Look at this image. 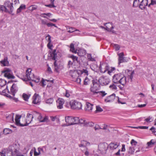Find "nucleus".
<instances>
[{
  "instance_id": "nucleus-45",
  "label": "nucleus",
  "mask_w": 156,
  "mask_h": 156,
  "mask_svg": "<svg viewBox=\"0 0 156 156\" xmlns=\"http://www.w3.org/2000/svg\"><path fill=\"white\" fill-rule=\"evenodd\" d=\"M94 125V123L91 122H87L86 121V124H85V126L92 127Z\"/></svg>"
},
{
  "instance_id": "nucleus-8",
  "label": "nucleus",
  "mask_w": 156,
  "mask_h": 156,
  "mask_svg": "<svg viewBox=\"0 0 156 156\" xmlns=\"http://www.w3.org/2000/svg\"><path fill=\"white\" fill-rule=\"evenodd\" d=\"M109 66L108 65L105 63H100L99 66V69L101 72L104 73L109 69Z\"/></svg>"
},
{
  "instance_id": "nucleus-29",
  "label": "nucleus",
  "mask_w": 156,
  "mask_h": 156,
  "mask_svg": "<svg viewBox=\"0 0 156 156\" xmlns=\"http://www.w3.org/2000/svg\"><path fill=\"white\" fill-rule=\"evenodd\" d=\"M109 146V148L111 150L116 149L118 146L116 143H111Z\"/></svg>"
},
{
  "instance_id": "nucleus-33",
  "label": "nucleus",
  "mask_w": 156,
  "mask_h": 156,
  "mask_svg": "<svg viewBox=\"0 0 156 156\" xmlns=\"http://www.w3.org/2000/svg\"><path fill=\"white\" fill-rule=\"evenodd\" d=\"M7 93L10 94V91L9 90L8 86H7L6 88L2 90V94L3 95L7 97V95H9L7 94Z\"/></svg>"
},
{
  "instance_id": "nucleus-58",
  "label": "nucleus",
  "mask_w": 156,
  "mask_h": 156,
  "mask_svg": "<svg viewBox=\"0 0 156 156\" xmlns=\"http://www.w3.org/2000/svg\"><path fill=\"white\" fill-rule=\"evenodd\" d=\"M114 47L116 51L119 50L120 49V47L119 45L117 44H114Z\"/></svg>"
},
{
  "instance_id": "nucleus-28",
  "label": "nucleus",
  "mask_w": 156,
  "mask_h": 156,
  "mask_svg": "<svg viewBox=\"0 0 156 156\" xmlns=\"http://www.w3.org/2000/svg\"><path fill=\"white\" fill-rule=\"evenodd\" d=\"M7 149L9 150V151L10 152V155H12L13 154V151H14L15 152H16L17 151L16 149H15L14 146L13 145H11L9 146Z\"/></svg>"
},
{
  "instance_id": "nucleus-32",
  "label": "nucleus",
  "mask_w": 156,
  "mask_h": 156,
  "mask_svg": "<svg viewBox=\"0 0 156 156\" xmlns=\"http://www.w3.org/2000/svg\"><path fill=\"white\" fill-rule=\"evenodd\" d=\"M156 143V140H151V141L147 143V145L148 147H150L155 145Z\"/></svg>"
},
{
  "instance_id": "nucleus-64",
  "label": "nucleus",
  "mask_w": 156,
  "mask_h": 156,
  "mask_svg": "<svg viewBox=\"0 0 156 156\" xmlns=\"http://www.w3.org/2000/svg\"><path fill=\"white\" fill-rule=\"evenodd\" d=\"M150 130H151L153 133L156 132V129H155L154 127H151Z\"/></svg>"
},
{
  "instance_id": "nucleus-7",
  "label": "nucleus",
  "mask_w": 156,
  "mask_h": 156,
  "mask_svg": "<svg viewBox=\"0 0 156 156\" xmlns=\"http://www.w3.org/2000/svg\"><path fill=\"white\" fill-rule=\"evenodd\" d=\"M98 81L100 85L104 86L108 84L109 82V79L106 76H101Z\"/></svg>"
},
{
  "instance_id": "nucleus-53",
  "label": "nucleus",
  "mask_w": 156,
  "mask_h": 156,
  "mask_svg": "<svg viewBox=\"0 0 156 156\" xmlns=\"http://www.w3.org/2000/svg\"><path fill=\"white\" fill-rule=\"evenodd\" d=\"M86 121L84 119H80V121H79V123L81 124H83V126H85V124L86 122Z\"/></svg>"
},
{
  "instance_id": "nucleus-18",
  "label": "nucleus",
  "mask_w": 156,
  "mask_h": 156,
  "mask_svg": "<svg viewBox=\"0 0 156 156\" xmlns=\"http://www.w3.org/2000/svg\"><path fill=\"white\" fill-rule=\"evenodd\" d=\"M21 115H16V118H15V122L16 124L19 126H27V125H25L22 124L20 122V119L21 118Z\"/></svg>"
},
{
  "instance_id": "nucleus-47",
  "label": "nucleus",
  "mask_w": 156,
  "mask_h": 156,
  "mask_svg": "<svg viewBox=\"0 0 156 156\" xmlns=\"http://www.w3.org/2000/svg\"><path fill=\"white\" fill-rule=\"evenodd\" d=\"M7 97L9 98V99H12L14 101L16 102L18 101V100L17 98H16L14 97L13 96H11L10 95H7Z\"/></svg>"
},
{
  "instance_id": "nucleus-11",
  "label": "nucleus",
  "mask_w": 156,
  "mask_h": 156,
  "mask_svg": "<svg viewBox=\"0 0 156 156\" xmlns=\"http://www.w3.org/2000/svg\"><path fill=\"white\" fill-rule=\"evenodd\" d=\"M122 74L118 73L115 75L113 77L112 81L115 84H118L119 81L121 79Z\"/></svg>"
},
{
  "instance_id": "nucleus-42",
  "label": "nucleus",
  "mask_w": 156,
  "mask_h": 156,
  "mask_svg": "<svg viewBox=\"0 0 156 156\" xmlns=\"http://www.w3.org/2000/svg\"><path fill=\"white\" fill-rule=\"evenodd\" d=\"M118 85V84H115V83H114L110 86L109 88L113 90H116L117 89V86H118L120 87V85Z\"/></svg>"
},
{
  "instance_id": "nucleus-16",
  "label": "nucleus",
  "mask_w": 156,
  "mask_h": 156,
  "mask_svg": "<svg viewBox=\"0 0 156 156\" xmlns=\"http://www.w3.org/2000/svg\"><path fill=\"white\" fill-rule=\"evenodd\" d=\"M33 118V115L30 113L27 114L26 116V119L25 120L26 123L25 125H27V126L31 123Z\"/></svg>"
},
{
  "instance_id": "nucleus-13",
  "label": "nucleus",
  "mask_w": 156,
  "mask_h": 156,
  "mask_svg": "<svg viewBox=\"0 0 156 156\" xmlns=\"http://www.w3.org/2000/svg\"><path fill=\"white\" fill-rule=\"evenodd\" d=\"M120 79L118 84H121L124 86L125 85L127 82H129V77H126L123 74L122 75Z\"/></svg>"
},
{
  "instance_id": "nucleus-34",
  "label": "nucleus",
  "mask_w": 156,
  "mask_h": 156,
  "mask_svg": "<svg viewBox=\"0 0 156 156\" xmlns=\"http://www.w3.org/2000/svg\"><path fill=\"white\" fill-rule=\"evenodd\" d=\"M34 155L35 156H38L40 154V151H43V149L42 148L38 147L37 149V150L38 151V152H37L36 151V150L35 148H34Z\"/></svg>"
},
{
  "instance_id": "nucleus-1",
  "label": "nucleus",
  "mask_w": 156,
  "mask_h": 156,
  "mask_svg": "<svg viewBox=\"0 0 156 156\" xmlns=\"http://www.w3.org/2000/svg\"><path fill=\"white\" fill-rule=\"evenodd\" d=\"M31 71V68L27 69L26 71V77L21 79L24 81L31 80L36 83H39L40 80L39 77L35 76L33 74H32Z\"/></svg>"
},
{
  "instance_id": "nucleus-20",
  "label": "nucleus",
  "mask_w": 156,
  "mask_h": 156,
  "mask_svg": "<svg viewBox=\"0 0 156 156\" xmlns=\"http://www.w3.org/2000/svg\"><path fill=\"white\" fill-rule=\"evenodd\" d=\"M50 56L52 59L55 61H57V52H56V49H54L52 52H50Z\"/></svg>"
},
{
  "instance_id": "nucleus-39",
  "label": "nucleus",
  "mask_w": 156,
  "mask_h": 156,
  "mask_svg": "<svg viewBox=\"0 0 156 156\" xmlns=\"http://www.w3.org/2000/svg\"><path fill=\"white\" fill-rule=\"evenodd\" d=\"M83 73H84L87 76L88 75V71L86 69H83L81 70H79L78 71V74H82Z\"/></svg>"
},
{
  "instance_id": "nucleus-37",
  "label": "nucleus",
  "mask_w": 156,
  "mask_h": 156,
  "mask_svg": "<svg viewBox=\"0 0 156 156\" xmlns=\"http://www.w3.org/2000/svg\"><path fill=\"white\" fill-rule=\"evenodd\" d=\"M104 25L106 26H108V27L109 28L110 27V30H111V31L112 33H114L113 30H112V29H113L114 28L112 26V23H104Z\"/></svg>"
},
{
  "instance_id": "nucleus-3",
  "label": "nucleus",
  "mask_w": 156,
  "mask_h": 156,
  "mask_svg": "<svg viewBox=\"0 0 156 156\" xmlns=\"http://www.w3.org/2000/svg\"><path fill=\"white\" fill-rule=\"evenodd\" d=\"M92 84L90 85V91L92 93L94 94H98L99 93L98 91L100 88V86L99 83L98 82L97 79H94L92 80Z\"/></svg>"
},
{
  "instance_id": "nucleus-55",
  "label": "nucleus",
  "mask_w": 156,
  "mask_h": 156,
  "mask_svg": "<svg viewBox=\"0 0 156 156\" xmlns=\"http://www.w3.org/2000/svg\"><path fill=\"white\" fill-rule=\"evenodd\" d=\"M100 27L102 29H105L109 32H111V30H110V28H108V26H106V27H104L102 26H100Z\"/></svg>"
},
{
  "instance_id": "nucleus-54",
  "label": "nucleus",
  "mask_w": 156,
  "mask_h": 156,
  "mask_svg": "<svg viewBox=\"0 0 156 156\" xmlns=\"http://www.w3.org/2000/svg\"><path fill=\"white\" fill-rule=\"evenodd\" d=\"M47 25L48 27L54 26L55 27H57V26L55 24H53V23L50 22L48 23L47 24Z\"/></svg>"
},
{
  "instance_id": "nucleus-49",
  "label": "nucleus",
  "mask_w": 156,
  "mask_h": 156,
  "mask_svg": "<svg viewBox=\"0 0 156 156\" xmlns=\"http://www.w3.org/2000/svg\"><path fill=\"white\" fill-rule=\"evenodd\" d=\"M6 84V81L4 80L0 79V86L3 87Z\"/></svg>"
},
{
  "instance_id": "nucleus-15",
  "label": "nucleus",
  "mask_w": 156,
  "mask_h": 156,
  "mask_svg": "<svg viewBox=\"0 0 156 156\" xmlns=\"http://www.w3.org/2000/svg\"><path fill=\"white\" fill-rule=\"evenodd\" d=\"M65 121L66 123V126H68L73 125V118L71 116L66 117Z\"/></svg>"
},
{
  "instance_id": "nucleus-43",
  "label": "nucleus",
  "mask_w": 156,
  "mask_h": 156,
  "mask_svg": "<svg viewBox=\"0 0 156 156\" xmlns=\"http://www.w3.org/2000/svg\"><path fill=\"white\" fill-rule=\"evenodd\" d=\"M67 30H68V32L70 33H72L75 31V28L68 26L67 27Z\"/></svg>"
},
{
  "instance_id": "nucleus-2",
  "label": "nucleus",
  "mask_w": 156,
  "mask_h": 156,
  "mask_svg": "<svg viewBox=\"0 0 156 156\" xmlns=\"http://www.w3.org/2000/svg\"><path fill=\"white\" fill-rule=\"evenodd\" d=\"M13 3L9 1H7L5 2L3 5L4 12L8 13L12 15H14L12 12L14 10V8L13 6Z\"/></svg>"
},
{
  "instance_id": "nucleus-46",
  "label": "nucleus",
  "mask_w": 156,
  "mask_h": 156,
  "mask_svg": "<svg viewBox=\"0 0 156 156\" xmlns=\"http://www.w3.org/2000/svg\"><path fill=\"white\" fill-rule=\"evenodd\" d=\"M135 151L134 147L132 146L129 147L128 151V152L129 154H132Z\"/></svg>"
},
{
  "instance_id": "nucleus-59",
  "label": "nucleus",
  "mask_w": 156,
  "mask_h": 156,
  "mask_svg": "<svg viewBox=\"0 0 156 156\" xmlns=\"http://www.w3.org/2000/svg\"><path fill=\"white\" fill-rule=\"evenodd\" d=\"M98 93H99L101 95L102 97L104 96L107 94L106 93H105V91H104L99 92Z\"/></svg>"
},
{
  "instance_id": "nucleus-17",
  "label": "nucleus",
  "mask_w": 156,
  "mask_h": 156,
  "mask_svg": "<svg viewBox=\"0 0 156 156\" xmlns=\"http://www.w3.org/2000/svg\"><path fill=\"white\" fill-rule=\"evenodd\" d=\"M0 63L2 66H9V65L7 57H4V59L0 61Z\"/></svg>"
},
{
  "instance_id": "nucleus-9",
  "label": "nucleus",
  "mask_w": 156,
  "mask_h": 156,
  "mask_svg": "<svg viewBox=\"0 0 156 156\" xmlns=\"http://www.w3.org/2000/svg\"><path fill=\"white\" fill-rule=\"evenodd\" d=\"M41 101V97L38 94L35 93L33 97L32 103L34 104L38 105Z\"/></svg>"
},
{
  "instance_id": "nucleus-36",
  "label": "nucleus",
  "mask_w": 156,
  "mask_h": 156,
  "mask_svg": "<svg viewBox=\"0 0 156 156\" xmlns=\"http://www.w3.org/2000/svg\"><path fill=\"white\" fill-rule=\"evenodd\" d=\"M12 131L9 128H5L3 131V133L5 135H7L11 133Z\"/></svg>"
},
{
  "instance_id": "nucleus-41",
  "label": "nucleus",
  "mask_w": 156,
  "mask_h": 156,
  "mask_svg": "<svg viewBox=\"0 0 156 156\" xmlns=\"http://www.w3.org/2000/svg\"><path fill=\"white\" fill-rule=\"evenodd\" d=\"M30 96V94H27L25 93H23L22 95V97L23 99L26 101H28V99Z\"/></svg>"
},
{
  "instance_id": "nucleus-23",
  "label": "nucleus",
  "mask_w": 156,
  "mask_h": 156,
  "mask_svg": "<svg viewBox=\"0 0 156 156\" xmlns=\"http://www.w3.org/2000/svg\"><path fill=\"white\" fill-rule=\"evenodd\" d=\"M93 105L90 103L87 102L86 104V106L85 107V110L86 111H87L90 112L92 111L93 108Z\"/></svg>"
},
{
  "instance_id": "nucleus-60",
  "label": "nucleus",
  "mask_w": 156,
  "mask_h": 156,
  "mask_svg": "<svg viewBox=\"0 0 156 156\" xmlns=\"http://www.w3.org/2000/svg\"><path fill=\"white\" fill-rule=\"evenodd\" d=\"M65 95L66 97L68 98L70 96V94L68 90H66L65 94Z\"/></svg>"
},
{
  "instance_id": "nucleus-31",
  "label": "nucleus",
  "mask_w": 156,
  "mask_h": 156,
  "mask_svg": "<svg viewBox=\"0 0 156 156\" xmlns=\"http://www.w3.org/2000/svg\"><path fill=\"white\" fill-rule=\"evenodd\" d=\"M54 66L55 67V71L57 73H58L59 71V69L60 66L58 65L57 61H54Z\"/></svg>"
},
{
  "instance_id": "nucleus-56",
  "label": "nucleus",
  "mask_w": 156,
  "mask_h": 156,
  "mask_svg": "<svg viewBox=\"0 0 156 156\" xmlns=\"http://www.w3.org/2000/svg\"><path fill=\"white\" fill-rule=\"evenodd\" d=\"M131 144L133 146H135L137 144V142L134 139H132L130 142Z\"/></svg>"
},
{
  "instance_id": "nucleus-6",
  "label": "nucleus",
  "mask_w": 156,
  "mask_h": 156,
  "mask_svg": "<svg viewBox=\"0 0 156 156\" xmlns=\"http://www.w3.org/2000/svg\"><path fill=\"white\" fill-rule=\"evenodd\" d=\"M2 73L4 74V76L8 79H14L15 78L11 70L9 68H6L4 69L2 71Z\"/></svg>"
},
{
  "instance_id": "nucleus-30",
  "label": "nucleus",
  "mask_w": 156,
  "mask_h": 156,
  "mask_svg": "<svg viewBox=\"0 0 156 156\" xmlns=\"http://www.w3.org/2000/svg\"><path fill=\"white\" fill-rule=\"evenodd\" d=\"M148 7L151 8L156 7V0H151V3L148 4Z\"/></svg>"
},
{
  "instance_id": "nucleus-51",
  "label": "nucleus",
  "mask_w": 156,
  "mask_h": 156,
  "mask_svg": "<svg viewBox=\"0 0 156 156\" xmlns=\"http://www.w3.org/2000/svg\"><path fill=\"white\" fill-rule=\"evenodd\" d=\"M53 101V99L52 98L48 99L46 100L45 102L48 104H51Z\"/></svg>"
},
{
  "instance_id": "nucleus-48",
  "label": "nucleus",
  "mask_w": 156,
  "mask_h": 156,
  "mask_svg": "<svg viewBox=\"0 0 156 156\" xmlns=\"http://www.w3.org/2000/svg\"><path fill=\"white\" fill-rule=\"evenodd\" d=\"M130 127L133 128H134V129L140 128V129H147L148 128V126H138V127L131 126Z\"/></svg>"
},
{
  "instance_id": "nucleus-5",
  "label": "nucleus",
  "mask_w": 156,
  "mask_h": 156,
  "mask_svg": "<svg viewBox=\"0 0 156 156\" xmlns=\"http://www.w3.org/2000/svg\"><path fill=\"white\" fill-rule=\"evenodd\" d=\"M70 105L72 109H73L80 110L82 107L81 102L75 100H72L70 101Z\"/></svg>"
},
{
  "instance_id": "nucleus-21",
  "label": "nucleus",
  "mask_w": 156,
  "mask_h": 156,
  "mask_svg": "<svg viewBox=\"0 0 156 156\" xmlns=\"http://www.w3.org/2000/svg\"><path fill=\"white\" fill-rule=\"evenodd\" d=\"M64 100L61 98H59L57 101V107L58 109H62L63 108V105L64 103Z\"/></svg>"
},
{
  "instance_id": "nucleus-38",
  "label": "nucleus",
  "mask_w": 156,
  "mask_h": 156,
  "mask_svg": "<svg viewBox=\"0 0 156 156\" xmlns=\"http://www.w3.org/2000/svg\"><path fill=\"white\" fill-rule=\"evenodd\" d=\"M37 8V6L36 5H32L29 7L28 8V9L30 11L32 12L34 10H35Z\"/></svg>"
},
{
  "instance_id": "nucleus-57",
  "label": "nucleus",
  "mask_w": 156,
  "mask_h": 156,
  "mask_svg": "<svg viewBox=\"0 0 156 156\" xmlns=\"http://www.w3.org/2000/svg\"><path fill=\"white\" fill-rule=\"evenodd\" d=\"M96 111L98 112H101L103 111V109L99 106H96Z\"/></svg>"
},
{
  "instance_id": "nucleus-63",
  "label": "nucleus",
  "mask_w": 156,
  "mask_h": 156,
  "mask_svg": "<svg viewBox=\"0 0 156 156\" xmlns=\"http://www.w3.org/2000/svg\"><path fill=\"white\" fill-rule=\"evenodd\" d=\"M12 156H24L23 154L17 153L16 152H15V154H12Z\"/></svg>"
},
{
  "instance_id": "nucleus-27",
  "label": "nucleus",
  "mask_w": 156,
  "mask_h": 156,
  "mask_svg": "<svg viewBox=\"0 0 156 156\" xmlns=\"http://www.w3.org/2000/svg\"><path fill=\"white\" fill-rule=\"evenodd\" d=\"M46 40L48 42V43L47 44V46L48 48L51 49V47L53 46V45H51V46H49V44H50L51 42V36L49 34H48V35L46 37Z\"/></svg>"
},
{
  "instance_id": "nucleus-26",
  "label": "nucleus",
  "mask_w": 156,
  "mask_h": 156,
  "mask_svg": "<svg viewBox=\"0 0 156 156\" xmlns=\"http://www.w3.org/2000/svg\"><path fill=\"white\" fill-rule=\"evenodd\" d=\"M70 58L72 59L73 60V62L75 63L76 62L79 65L80 64V61L78 60V58L77 57L73 55H71L70 56Z\"/></svg>"
},
{
  "instance_id": "nucleus-10",
  "label": "nucleus",
  "mask_w": 156,
  "mask_h": 156,
  "mask_svg": "<svg viewBox=\"0 0 156 156\" xmlns=\"http://www.w3.org/2000/svg\"><path fill=\"white\" fill-rule=\"evenodd\" d=\"M38 116L37 118L38 120L40 122H48L49 120L48 117L47 116H43L42 115L39 113H38Z\"/></svg>"
},
{
  "instance_id": "nucleus-61",
  "label": "nucleus",
  "mask_w": 156,
  "mask_h": 156,
  "mask_svg": "<svg viewBox=\"0 0 156 156\" xmlns=\"http://www.w3.org/2000/svg\"><path fill=\"white\" fill-rule=\"evenodd\" d=\"M73 62H72L71 61L69 60L68 62V67L69 68L71 66L73 65Z\"/></svg>"
},
{
  "instance_id": "nucleus-52",
  "label": "nucleus",
  "mask_w": 156,
  "mask_h": 156,
  "mask_svg": "<svg viewBox=\"0 0 156 156\" xmlns=\"http://www.w3.org/2000/svg\"><path fill=\"white\" fill-rule=\"evenodd\" d=\"M90 81L87 77H86L84 80L83 84L87 85L88 84Z\"/></svg>"
},
{
  "instance_id": "nucleus-14",
  "label": "nucleus",
  "mask_w": 156,
  "mask_h": 156,
  "mask_svg": "<svg viewBox=\"0 0 156 156\" xmlns=\"http://www.w3.org/2000/svg\"><path fill=\"white\" fill-rule=\"evenodd\" d=\"M119 56L118 63L119 65L120 63L125 62H127L128 61V59L126 60L124 57V54L123 52H121L118 54Z\"/></svg>"
},
{
  "instance_id": "nucleus-35",
  "label": "nucleus",
  "mask_w": 156,
  "mask_h": 156,
  "mask_svg": "<svg viewBox=\"0 0 156 156\" xmlns=\"http://www.w3.org/2000/svg\"><path fill=\"white\" fill-rule=\"evenodd\" d=\"M26 9V5H21L20 7L17 9L16 13L18 14L21 12L22 10L25 9Z\"/></svg>"
},
{
  "instance_id": "nucleus-40",
  "label": "nucleus",
  "mask_w": 156,
  "mask_h": 156,
  "mask_svg": "<svg viewBox=\"0 0 156 156\" xmlns=\"http://www.w3.org/2000/svg\"><path fill=\"white\" fill-rule=\"evenodd\" d=\"M70 51L72 52L75 53H76L77 52V50H76L75 48L74 44L73 43H71L70 45Z\"/></svg>"
},
{
  "instance_id": "nucleus-50",
  "label": "nucleus",
  "mask_w": 156,
  "mask_h": 156,
  "mask_svg": "<svg viewBox=\"0 0 156 156\" xmlns=\"http://www.w3.org/2000/svg\"><path fill=\"white\" fill-rule=\"evenodd\" d=\"M139 2V0H134L133 4V7H136L138 6Z\"/></svg>"
},
{
  "instance_id": "nucleus-19",
  "label": "nucleus",
  "mask_w": 156,
  "mask_h": 156,
  "mask_svg": "<svg viewBox=\"0 0 156 156\" xmlns=\"http://www.w3.org/2000/svg\"><path fill=\"white\" fill-rule=\"evenodd\" d=\"M148 2V0H142L139 4V8L142 10L145 9L146 6H148L149 4Z\"/></svg>"
},
{
  "instance_id": "nucleus-25",
  "label": "nucleus",
  "mask_w": 156,
  "mask_h": 156,
  "mask_svg": "<svg viewBox=\"0 0 156 156\" xmlns=\"http://www.w3.org/2000/svg\"><path fill=\"white\" fill-rule=\"evenodd\" d=\"M76 53L80 56H83L86 55V51L83 49H80L77 51Z\"/></svg>"
},
{
  "instance_id": "nucleus-4",
  "label": "nucleus",
  "mask_w": 156,
  "mask_h": 156,
  "mask_svg": "<svg viewBox=\"0 0 156 156\" xmlns=\"http://www.w3.org/2000/svg\"><path fill=\"white\" fill-rule=\"evenodd\" d=\"M109 146L105 142L101 143L98 145L97 151L98 153L102 155L106 154Z\"/></svg>"
},
{
  "instance_id": "nucleus-44",
  "label": "nucleus",
  "mask_w": 156,
  "mask_h": 156,
  "mask_svg": "<svg viewBox=\"0 0 156 156\" xmlns=\"http://www.w3.org/2000/svg\"><path fill=\"white\" fill-rule=\"evenodd\" d=\"M79 121L80 119L78 117H75L73 118V125L79 123Z\"/></svg>"
},
{
  "instance_id": "nucleus-12",
  "label": "nucleus",
  "mask_w": 156,
  "mask_h": 156,
  "mask_svg": "<svg viewBox=\"0 0 156 156\" xmlns=\"http://www.w3.org/2000/svg\"><path fill=\"white\" fill-rule=\"evenodd\" d=\"M18 89L17 85L14 83L11 87L10 91H9L10 94L14 96L18 90Z\"/></svg>"
},
{
  "instance_id": "nucleus-62",
  "label": "nucleus",
  "mask_w": 156,
  "mask_h": 156,
  "mask_svg": "<svg viewBox=\"0 0 156 156\" xmlns=\"http://www.w3.org/2000/svg\"><path fill=\"white\" fill-rule=\"evenodd\" d=\"M41 24H42L46 25L47 24V20H41Z\"/></svg>"
},
{
  "instance_id": "nucleus-24",
  "label": "nucleus",
  "mask_w": 156,
  "mask_h": 156,
  "mask_svg": "<svg viewBox=\"0 0 156 156\" xmlns=\"http://www.w3.org/2000/svg\"><path fill=\"white\" fill-rule=\"evenodd\" d=\"M2 154L3 156H11L10 155V152L7 148L4 149L2 151Z\"/></svg>"
},
{
  "instance_id": "nucleus-22",
  "label": "nucleus",
  "mask_w": 156,
  "mask_h": 156,
  "mask_svg": "<svg viewBox=\"0 0 156 156\" xmlns=\"http://www.w3.org/2000/svg\"><path fill=\"white\" fill-rule=\"evenodd\" d=\"M115 98V94L114 93L107 97L105 99L106 102H110L114 101Z\"/></svg>"
}]
</instances>
